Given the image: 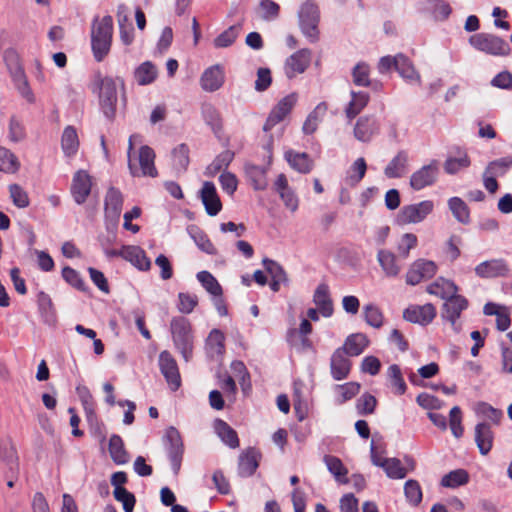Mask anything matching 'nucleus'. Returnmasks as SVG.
Instances as JSON below:
<instances>
[{
	"label": "nucleus",
	"instance_id": "nucleus-45",
	"mask_svg": "<svg viewBox=\"0 0 512 512\" xmlns=\"http://www.w3.org/2000/svg\"><path fill=\"white\" fill-rule=\"evenodd\" d=\"M189 162V147L185 143L174 148L172 152V165L177 172H185Z\"/></svg>",
	"mask_w": 512,
	"mask_h": 512
},
{
	"label": "nucleus",
	"instance_id": "nucleus-1",
	"mask_svg": "<svg viewBox=\"0 0 512 512\" xmlns=\"http://www.w3.org/2000/svg\"><path fill=\"white\" fill-rule=\"evenodd\" d=\"M113 38V18L106 15L96 17L91 26V48L97 62H101L110 52Z\"/></svg>",
	"mask_w": 512,
	"mask_h": 512
},
{
	"label": "nucleus",
	"instance_id": "nucleus-28",
	"mask_svg": "<svg viewBox=\"0 0 512 512\" xmlns=\"http://www.w3.org/2000/svg\"><path fill=\"white\" fill-rule=\"evenodd\" d=\"M263 265L271 276L270 288L272 291L278 292L282 284H288L287 273L279 263L274 260L265 258L263 259Z\"/></svg>",
	"mask_w": 512,
	"mask_h": 512
},
{
	"label": "nucleus",
	"instance_id": "nucleus-26",
	"mask_svg": "<svg viewBox=\"0 0 512 512\" xmlns=\"http://www.w3.org/2000/svg\"><path fill=\"white\" fill-rule=\"evenodd\" d=\"M458 291L459 287L455 282L444 277H438L426 287L428 294L439 297L444 301L456 295Z\"/></svg>",
	"mask_w": 512,
	"mask_h": 512
},
{
	"label": "nucleus",
	"instance_id": "nucleus-14",
	"mask_svg": "<svg viewBox=\"0 0 512 512\" xmlns=\"http://www.w3.org/2000/svg\"><path fill=\"white\" fill-rule=\"evenodd\" d=\"M298 95L291 93L283 97L271 110L266 122L264 123L263 130L270 131L276 124L280 123L291 112L297 103Z\"/></svg>",
	"mask_w": 512,
	"mask_h": 512
},
{
	"label": "nucleus",
	"instance_id": "nucleus-41",
	"mask_svg": "<svg viewBox=\"0 0 512 512\" xmlns=\"http://www.w3.org/2000/svg\"><path fill=\"white\" fill-rule=\"evenodd\" d=\"M109 453L117 465L126 464L129 460L128 453L124 448L123 440L118 435H112L109 440Z\"/></svg>",
	"mask_w": 512,
	"mask_h": 512
},
{
	"label": "nucleus",
	"instance_id": "nucleus-17",
	"mask_svg": "<svg viewBox=\"0 0 512 512\" xmlns=\"http://www.w3.org/2000/svg\"><path fill=\"white\" fill-rule=\"evenodd\" d=\"M92 179L85 170H78L75 172L71 183V194L74 201L81 205L86 202L91 193Z\"/></svg>",
	"mask_w": 512,
	"mask_h": 512
},
{
	"label": "nucleus",
	"instance_id": "nucleus-47",
	"mask_svg": "<svg viewBox=\"0 0 512 512\" xmlns=\"http://www.w3.org/2000/svg\"><path fill=\"white\" fill-rule=\"evenodd\" d=\"M469 481V474L464 469H457L444 475L441 479L443 487L456 488L467 484Z\"/></svg>",
	"mask_w": 512,
	"mask_h": 512
},
{
	"label": "nucleus",
	"instance_id": "nucleus-39",
	"mask_svg": "<svg viewBox=\"0 0 512 512\" xmlns=\"http://www.w3.org/2000/svg\"><path fill=\"white\" fill-rule=\"evenodd\" d=\"M20 161L8 148L0 146V172L15 174L20 169Z\"/></svg>",
	"mask_w": 512,
	"mask_h": 512
},
{
	"label": "nucleus",
	"instance_id": "nucleus-36",
	"mask_svg": "<svg viewBox=\"0 0 512 512\" xmlns=\"http://www.w3.org/2000/svg\"><path fill=\"white\" fill-rule=\"evenodd\" d=\"M61 147L67 157H72L77 153L79 139L77 131L73 126L69 125L64 128L61 138Z\"/></svg>",
	"mask_w": 512,
	"mask_h": 512
},
{
	"label": "nucleus",
	"instance_id": "nucleus-3",
	"mask_svg": "<svg viewBox=\"0 0 512 512\" xmlns=\"http://www.w3.org/2000/svg\"><path fill=\"white\" fill-rule=\"evenodd\" d=\"M92 92L98 93L102 112L109 120H113L116 115L117 90L116 80L112 77H103L100 72L96 73L91 82Z\"/></svg>",
	"mask_w": 512,
	"mask_h": 512
},
{
	"label": "nucleus",
	"instance_id": "nucleus-18",
	"mask_svg": "<svg viewBox=\"0 0 512 512\" xmlns=\"http://www.w3.org/2000/svg\"><path fill=\"white\" fill-rule=\"evenodd\" d=\"M380 131V124L373 115H364L357 119L353 134L360 142H370Z\"/></svg>",
	"mask_w": 512,
	"mask_h": 512
},
{
	"label": "nucleus",
	"instance_id": "nucleus-25",
	"mask_svg": "<svg viewBox=\"0 0 512 512\" xmlns=\"http://www.w3.org/2000/svg\"><path fill=\"white\" fill-rule=\"evenodd\" d=\"M409 171V155L405 150H400L390 160L384 169V174L389 179L401 178Z\"/></svg>",
	"mask_w": 512,
	"mask_h": 512
},
{
	"label": "nucleus",
	"instance_id": "nucleus-12",
	"mask_svg": "<svg viewBox=\"0 0 512 512\" xmlns=\"http://www.w3.org/2000/svg\"><path fill=\"white\" fill-rule=\"evenodd\" d=\"M165 440L168 443L167 451L172 469L175 474H178L184 453L181 435L175 427H169L165 434Z\"/></svg>",
	"mask_w": 512,
	"mask_h": 512
},
{
	"label": "nucleus",
	"instance_id": "nucleus-24",
	"mask_svg": "<svg viewBox=\"0 0 512 512\" xmlns=\"http://www.w3.org/2000/svg\"><path fill=\"white\" fill-rule=\"evenodd\" d=\"M475 273L481 278L502 277L508 275L509 267L505 260L493 259L478 264Z\"/></svg>",
	"mask_w": 512,
	"mask_h": 512
},
{
	"label": "nucleus",
	"instance_id": "nucleus-46",
	"mask_svg": "<svg viewBox=\"0 0 512 512\" xmlns=\"http://www.w3.org/2000/svg\"><path fill=\"white\" fill-rule=\"evenodd\" d=\"M387 374L393 393L403 395L407 390V385L403 379L400 367L397 364L389 366Z\"/></svg>",
	"mask_w": 512,
	"mask_h": 512
},
{
	"label": "nucleus",
	"instance_id": "nucleus-15",
	"mask_svg": "<svg viewBox=\"0 0 512 512\" xmlns=\"http://www.w3.org/2000/svg\"><path fill=\"white\" fill-rule=\"evenodd\" d=\"M437 311L433 304L410 305L403 312V318L411 323L426 326L436 317Z\"/></svg>",
	"mask_w": 512,
	"mask_h": 512
},
{
	"label": "nucleus",
	"instance_id": "nucleus-33",
	"mask_svg": "<svg viewBox=\"0 0 512 512\" xmlns=\"http://www.w3.org/2000/svg\"><path fill=\"white\" fill-rule=\"evenodd\" d=\"M370 96L368 93L359 91H351V100L345 108V115L349 122H351L357 115H359L364 108L368 105Z\"/></svg>",
	"mask_w": 512,
	"mask_h": 512
},
{
	"label": "nucleus",
	"instance_id": "nucleus-61",
	"mask_svg": "<svg viewBox=\"0 0 512 512\" xmlns=\"http://www.w3.org/2000/svg\"><path fill=\"white\" fill-rule=\"evenodd\" d=\"M116 501L121 502L125 512H132L136 504V498L133 493L126 488L113 491Z\"/></svg>",
	"mask_w": 512,
	"mask_h": 512
},
{
	"label": "nucleus",
	"instance_id": "nucleus-21",
	"mask_svg": "<svg viewBox=\"0 0 512 512\" xmlns=\"http://www.w3.org/2000/svg\"><path fill=\"white\" fill-rule=\"evenodd\" d=\"M200 198L209 216H216L221 211L222 203L213 182H204L200 191Z\"/></svg>",
	"mask_w": 512,
	"mask_h": 512
},
{
	"label": "nucleus",
	"instance_id": "nucleus-40",
	"mask_svg": "<svg viewBox=\"0 0 512 512\" xmlns=\"http://www.w3.org/2000/svg\"><path fill=\"white\" fill-rule=\"evenodd\" d=\"M225 336L219 329H212L206 340V349L210 356H221L225 351Z\"/></svg>",
	"mask_w": 512,
	"mask_h": 512
},
{
	"label": "nucleus",
	"instance_id": "nucleus-54",
	"mask_svg": "<svg viewBox=\"0 0 512 512\" xmlns=\"http://www.w3.org/2000/svg\"><path fill=\"white\" fill-rule=\"evenodd\" d=\"M198 281L202 286L214 296L222 295V287L218 283L217 279L208 271H201L197 274Z\"/></svg>",
	"mask_w": 512,
	"mask_h": 512
},
{
	"label": "nucleus",
	"instance_id": "nucleus-11",
	"mask_svg": "<svg viewBox=\"0 0 512 512\" xmlns=\"http://www.w3.org/2000/svg\"><path fill=\"white\" fill-rule=\"evenodd\" d=\"M439 175V162L432 160L429 164L422 166L412 173L410 186L419 191L436 183Z\"/></svg>",
	"mask_w": 512,
	"mask_h": 512
},
{
	"label": "nucleus",
	"instance_id": "nucleus-55",
	"mask_svg": "<svg viewBox=\"0 0 512 512\" xmlns=\"http://www.w3.org/2000/svg\"><path fill=\"white\" fill-rule=\"evenodd\" d=\"M241 27L239 25L230 26L214 39L216 48H225L231 46L239 35Z\"/></svg>",
	"mask_w": 512,
	"mask_h": 512
},
{
	"label": "nucleus",
	"instance_id": "nucleus-64",
	"mask_svg": "<svg viewBox=\"0 0 512 512\" xmlns=\"http://www.w3.org/2000/svg\"><path fill=\"white\" fill-rule=\"evenodd\" d=\"M377 399L369 394H363L357 401L356 408L360 415L372 414L375 411Z\"/></svg>",
	"mask_w": 512,
	"mask_h": 512
},
{
	"label": "nucleus",
	"instance_id": "nucleus-4",
	"mask_svg": "<svg viewBox=\"0 0 512 512\" xmlns=\"http://www.w3.org/2000/svg\"><path fill=\"white\" fill-rule=\"evenodd\" d=\"M469 44L477 51L495 57H505L511 53L509 43L498 35L476 33L469 38Z\"/></svg>",
	"mask_w": 512,
	"mask_h": 512
},
{
	"label": "nucleus",
	"instance_id": "nucleus-60",
	"mask_svg": "<svg viewBox=\"0 0 512 512\" xmlns=\"http://www.w3.org/2000/svg\"><path fill=\"white\" fill-rule=\"evenodd\" d=\"M9 193L13 204L18 208H26L29 206L30 201L28 194L20 185H9Z\"/></svg>",
	"mask_w": 512,
	"mask_h": 512
},
{
	"label": "nucleus",
	"instance_id": "nucleus-31",
	"mask_svg": "<svg viewBox=\"0 0 512 512\" xmlns=\"http://www.w3.org/2000/svg\"><path fill=\"white\" fill-rule=\"evenodd\" d=\"M370 341L364 333H354L349 335L339 349H343V352L348 356L354 357L359 356L368 347Z\"/></svg>",
	"mask_w": 512,
	"mask_h": 512
},
{
	"label": "nucleus",
	"instance_id": "nucleus-37",
	"mask_svg": "<svg viewBox=\"0 0 512 512\" xmlns=\"http://www.w3.org/2000/svg\"><path fill=\"white\" fill-rule=\"evenodd\" d=\"M258 465L259 464L256 451L252 448H249L239 457V474L244 477L251 476L258 468Z\"/></svg>",
	"mask_w": 512,
	"mask_h": 512
},
{
	"label": "nucleus",
	"instance_id": "nucleus-56",
	"mask_svg": "<svg viewBox=\"0 0 512 512\" xmlns=\"http://www.w3.org/2000/svg\"><path fill=\"white\" fill-rule=\"evenodd\" d=\"M512 166V156L503 157L491 161L485 171L495 177L503 176L508 169Z\"/></svg>",
	"mask_w": 512,
	"mask_h": 512
},
{
	"label": "nucleus",
	"instance_id": "nucleus-7",
	"mask_svg": "<svg viewBox=\"0 0 512 512\" xmlns=\"http://www.w3.org/2000/svg\"><path fill=\"white\" fill-rule=\"evenodd\" d=\"M155 157V152L151 147L147 145L141 146L138 154L139 168L132 163L131 159L128 160L130 174L133 177H157L158 171L155 166Z\"/></svg>",
	"mask_w": 512,
	"mask_h": 512
},
{
	"label": "nucleus",
	"instance_id": "nucleus-9",
	"mask_svg": "<svg viewBox=\"0 0 512 512\" xmlns=\"http://www.w3.org/2000/svg\"><path fill=\"white\" fill-rule=\"evenodd\" d=\"M158 365L169 388L172 391H177L181 386V376L178 364L173 355L167 350L162 351L159 354Z\"/></svg>",
	"mask_w": 512,
	"mask_h": 512
},
{
	"label": "nucleus",
	"instance_id": "nucleus-32",
	"mask_svg": "<svg viewBox=\"0 0 512 512\" xmlns=\"http://www.w3.org/2000/svg\"><path fill=\"white\" fill-rule=\"evenodd\" d=\"M313 302L322 316L330 317L333 314V303L327 284L321 283L317 286L313 295Z\"/></svg>",
	"mask_w": 512,
	"mask_h": 512
},
{
	"label": "nucleus",
	"instance_id": "nucleus-62",
	"mask_svg": "<svg viewBox=\"0 0 512 512\" xmlns=\"http://www.w3.org/2000/svg\"><path fill=\"white\" fill-rule=\"evenodd\" d=\"M450 429L452 434L456 438H460L464 433V428L462 426V411L459 406H454L450 410Z\"/></svg>",
	"mask_w": 512,
	"mask_h": 512
},
{
	"label": "nucleus",
	"instance_id": "nucleus-43",
	"mask_svg": "<svg viewBox=\"0 0 512 512\" xmlns=\"http://www.w3.org/2000/svg\"><path fill=\"white\" fill-rule=\"evenodd\" d=\"M448 206L453 216L462 224L470 222V210L467 204L459 197L448 200Z\"/></svg>",
	"mask_w": 512,
	"mask_h": 512
},
{
	"label": "nucleus",
	"instance_id": "nucleus-51",
	"mask_svg": "<svg viewBox=\"0 0 512 512\" xmlns=\"http://www.w3.org/2000/svg\"><path fill=\"white\" fill-rule=\"evenodd\" d=\"M363 315L365 322L376 329L383 326L384 315L379 307L373 304H368L363 308Z\"/></svg>",
	"mask_w": 512,
	"mask_h": 512
},
{
	"label": "nucleus",
	"instance_id": "nucleus-27",
	"mask_svg": "<svg viewBox=\"0 0 512 512\" xmlns=\"http://www.w3.org/2000/svg\"><path fill=\"white\" fill-rule=\"evenodd\" d=\"M475 442L482 455H487L492 450L494 432L489 423L481 422L475 426Z\"/></svg>",
	"mask_w": 512,
	"mask_h": 512
},
{
	"label": "nucleus",
	"instance_id": "nucleus-13",
	"mask_svg": "<svg viewBox=\"0 0 512 512\" xmlns=\"http://www.w3.org/2000/svg\"><path fill=\"white\" fill-rule=\"evenodd\" d=\"M434 208L431 200H424L417 204L404 206L398 215L401 224L419 223L423 221Z\"/></svg>",
	"mask_w": 512,
	"mask_h": 512
},
{
	"label": "nucleus",
	"instance_id": "nucleus-42",
	"mask_svg": "<svg viewBox=\"0 0 512 512\" xmlns=\"http://www.w3.org/2000/svg\"><path fill=\"white\" fill-rule=\"evenodd\" d=\"M324 462L329 472L335 477L336 481L342 484L348 483V470L338 457L327 455L324 457Z\"/></svg>",
	"mask_w": 512,
	"mask_h": 512
},
{
	"label": "nucleus",
	"instance_id": "nucleus-35",
	"mask_svg": "<svg viewBox=\"0 0 512 512\" xmlns=\"http://www.w3.org/2000/svg\"><path fill=\"white\" fill-rule=\"evenodd\" d=\"M217 435L230 448L239 447V438L237 432L225 421L217 419L214 424Z\"/></svg>",
	"mask_w": 512,
	"mask_h": 512
},
{
	"label": "nucleus",
	"instance_id": "nucleus-49",
	"mask_svg": "<svg viewBox=\"0 0 512 512\" xmlns=\"http://www.w3.org/2000/svg\"><path fill=\"white\" fill-rule=\"evenodd\" d=\"M470 158L466 152L460 153L459 157H448L444 163V170L447 174H456L462 169L469 167Z\"/></svg>",
	"mask_w": 512,
	"mask_h": 512
},
{
	"label": "nucleus",
	"instance_id": "nucleus-2",
	"mask_svg": "<svg viewBox=\"0 0 512 512\" xmlns=\"http://www.w3.org/2000/svg\"><path fill=\"white\" fill-rule=\"evenodd\" d=\"M170 332L175 348L185 362L193 357L195 336L189 319L183 316L173 317L170 321Z\"/></svg>",
	"mask_w": 512,
	"mask_h": 512
},
{
	"label": "nucleus",
	"instance_id": "nucleus-48",
	"mask_svg": "<svg viewBox=\"0 0 512 512\" xmlns=\"http://www.w3.org/2000/svg\"><path fill=\"white\" fill-rule=\"evenodd\" d=\"M352 80L356 86L369 87L372 85L370 80V67L365 62L357 63L352 70Z\"/></svg>",
	"mask_w": 512,
	"mask_h": 512
},
{
	"label": "nucleus",
	"instance_id": "nucleus-63",
	"mask_svg": "<svg viewBox=\"0 0 512 512\" xmlns=\"http://www.w3.org/2000/svg\"><path fill=\"white\" fill-rule=\"evenodd\" d=\"M178 300V310L183 314H190L198 304V297L190 293L180 292Z\"/></svg>",
	"mask_w": 512,
	"mask_h": 512
},
{
	"label": "nucleus",
	"instance_id": "nucleus-38",
	"mask_svg": "<svg viewBox=\"0 0 512 512\" xmlns=\"http://www.w3.org/2000/svg\"><path fill=\"white\" fill-rule=\"evenodd\" d=\"M158 76L156 66L151 61H145L140 64L134 72V78L139 85H149L153 83Z\"/></svg>",
	"mask_w": 512,
	"mask_h": 512
},
{
	"label": "nucleus",
	"instance_id": "nucleus-20",
	"mask_svg": "<svg viewBox=\"0 0 512 512\" xmlns=\"http://www.w3.org/2000/svg\"><path fill=\"white\" fill-rule=\"evenodd\" d=\"M225 81L224 69L216 64L207 68L200 78V85L204 91L214 92L220 89Z\"/></svg>",
	"mask_w": 512,
	"mask_h": 512
},
{
	"label": "nucleus",
	"instance_id": "nucleus-53",
	"mask_svg": "<svg viewBox=\"0 0 512 512\" xmlns=\"http://www.w3.org/2000/svg\"><path fill=\"white\" fill-rule=\"evenodd\" d=\"M406 500L413 506H418L422 501V489L417 480L410 479L404 485Z\"/></svg>",
	"mask_w": 512,
	"mask_h": 512
},
{
	"label": "nucleus",
	"instance_id": "nucleus-50",
	"mask_svg": "<svg viewBox=\"0 0 512 512\" xmlns=\"http://www.w3.org/2000/svg\"><path fill=\"white\" fill-rule=\"evenodd\" d=\"M190 235L200 250L209 255H215L217 253L215 246L205 232L199 228H193L190 231Z\"/></svg>",
	"mask_w": 512,
	"mask_h": 512
},
{
	"label": "nucleus",
	"instance_id": "nucleus-34",
	"mask_svg": "<svg viewBox=\"0 0 512 512\" xmlns=\"http://www.w3.org/2000/svg\"><path fill=\"white\" fill-rule=\"evenodd\" d=\"M377 260L387 277H396L401 270L397 264L396 255L388 250H379Z\"/></svg>",
	"mask_w": 512,
	"mask_h": 512
},
{
	"label": "nucleus",
	"instance_id": "nucleus-8",
	"mask_svg": "<svg viewBox=\"0 0 512 512\" xmlns=\"http://www.w3.org/2000/svg\"><path fill=\"white\" fill-rule=\"evenodd\" d=\"M468 307V299L457 293L444 301L441 316L443 320L448 321L451 324L452 328L456 332H459L461 330V325L458 323V320L460 319L462 312Z\"/></svg>",
	"mask_w": 512,
	"mask_h": 512
},
{
	"label": "nucleus",
	"instance_id": "nucleus-30",
	"mask_svg": "<svg viewBox=\"0 0 512 512\" xmlns=\"http://www.w3.org/2000/svg\"><path fill=\"white\" fill-rule=\"evenodd\" d=\"M104 205L106 217L118 219L123 206V196L120 190L110 187L105 195Z\"/></svg>",
	"mask_w": 512,
	"mask_h": 512
},
{
	"label": "nucleus",
	"instance_id": "nucleus-59",
	"mask_svg": "<svg viewBox=\"0 0 512 512\" xmlns=\"http://www.w3.org/2000/svg\"><path fill=\"white\" fill-rule=\"evenodd\" d=\"M26 137L25 127L22 122L15 116H12L8 125V138L11 142L17 143Z\"/></svg>",
	"mask_w": 512,
	"mask_h": 512
},
{
	"label": "nucleus",
	"instance_id": "nucleus-10",
	"mask_svg": "<svg viewBox=\"0 0 512 512\" xmlns=\"http://www.w3.org/2000/svg\"><path fill=\"white\" fill-rule=\"evenodd\" d=\"M437 270L438 267L434 261L417 259L410 265L406 273V283L412 286L417 285L423 280L434 277Z\"/></svg>",
	"mask_w": 512,
	"mask_h": 512
},
{
	"label": "nucleus",
	"instance_id": "nucleus-44",
	"mask_svg": "<svg viewBox=\"0 0 512 512\" xmlns=\"http://www.w3.org/2000/svg\"><path fill=\"white\" fill-rule=\"evenodd\" d=\"M395 70L404 79H407L410 81L419 79V75L417 74L412 62L404 54L400 53V54L396 55Z\"/></svg>",
	"mask_w": 512,
	"mask_h": 512
},
{
	"label": "nucleus",
	"instance_id": "nucleus-23",
	"mask_svg": "<svg viewBox=\"0 0 512 512\" xmlns=\"http://www.w3.org/2000/svg\"><path fill=\"white\" fill-rule=\"evenodd\" d=\"M275 191L279 194L281 200L287 209L295 212L299 206V199L293 189L289 186L288 180L285 174L281 173L278 175L274 183Z\"/></svg>",
	"mask_w": 512,
	"mask_h": 512
},
{
	"label": "nucleus",
	"instance_id": "nucleus-6",
	"mask_svg": "<svg viewBox=\"0 0 512 512\" xmlns=\"http://www.w3.org/2000/svg\"><path fill=\"white\" fill-rule=\"evenodd\" d=\"M3 60L6 67L15 83H19L18 88L22 95L27 98L29 102H33V94L29 88L24 70L20 63V58L17 51L13 48H8L3 53Z\"/></svg>",
	"mask_w": 512,
	"mask_h": 512
},
{
	"label": "nucleus",
	"instance_id": "nucleus-58",
	"mask_svg": "<svg viewBox=\"0 0 512 512\" xmlns=\"http://www.w3.org/2000/svg\"><path fill=\"white\" fill-rule=\"evenodd\" d=\"M202 114L205 122L215 133H218L222 129V119L220 114L212 105L204 106Z\"/></svg>",
	"mask_w": 512,
	"mask_h": 512
},
{
	"label": "nucleus",
	"instance_id": "nucleus-16",
	"mask_svg": "<svg viewBox=\"0 0 512 512\" xmlns=\"http://www.w3.org/2000/svg\"><path fill=\"white\" fill-rule=\"evenodd\" d=\"M312 53L309 49H300L290 55L284 64V71L289 79L302 74L309 67Z\"/></svg>",
	"mask_w": 512,
	"mask_h": 512
},
{
	"label": "nucleus",
	"instance_id": "nucleus-5",
	"mask_svg": "<svg viewBox=\"0 0 512 512\" xmlns=\"http://www.w3.org/2000/svg\"><path fill=\"white\" fill-rule=\"evenodd\" d=\"M298 17L302 33L310 42H316L319 39L318 23L320 14L318 6L311 0L304 2L298 12Z\"/></svg>",
	"mask_w": 512,
	"mask_h": 512
},
{
	"label": "nucleus",
	"instance_id": "nucleus-52",
	"mask_svg": "<svg viewBox=\"0 0 512 512\" xmlns=\"http://www.w3.org/2000/svg\"><path fill=\"white\" fill-rule=\"evenodd\" d=\"M234 158V153L230 150H225L218 154L212 163L207 167L208 174L214 176L221 170L227 168Z\"/></svg>",
	"mask_w": 512,
	"mask_h": 512
},
{
	"label": "nucleus",
	"instance_id": "nucleus-22",
	"mask_svg": "<svg viewBox=\"0 0 512 512\" xmlns=\"http://www.w3.org/2000/svg\"><path fill=\"white\" fill-rule=\"evenodd\" d=\"M371 458L373 464L384 468L390 478L402 479L406 476V469L402 466L401 461L397 458H377L376 448L371 445Z\"/></svg>",
	"mask_w": 512,
	"mask_h": 512
},
{
	"label": "nucleus",
	"instance_id": "nucleus-19",
	"mask_svg": "<svg viewBox=\"0 0 512 512\" xmlns=\"http://www.w3.org/2000/svg\"><path fill=\"white\" fill-rule=\"evenodd\" d=\"M343 352V349L337 348L330 359V373L334 380L341 381L346 379L351 371L352 362Z\"/></svg>",
	"mask_w": 512,
	"mask_h": 512
},
{
	"label": "nucleus",
	"instance_id": "nucleus-57",
	"mask_svg": "<svg viewBox=\"0 0 512 512\" xmlns=\"http://www.w3.org/2000/svg\"><path fill=\"white\" fill-rule=\"evenodd\" d=\"M62 277L68 284H70L75 289L83 292L87 290L85 281L81 277L80 273L75 269L69 266L64 267L62 269Z\"/></svg>",
	"mask_w": 512,
	"mask_h": 512
},
{
	"label": "nucleus",
	"instance_id": "nucleus-29",
	"mask_svg": "<svg viewBox=\"0 0 512 512\" xmlns=\"http://www.w3.org/2000/svg\"><path fill=\"white\" fill-rule=\"evenodd\" d=\"M285 159L297 172L301 174H308L314 167V162L310 156L305 152H297L288 150L285 152Z\"/></svg>",
	"mask_w": 512,
	"mask_h": 512
}]
</instances>
